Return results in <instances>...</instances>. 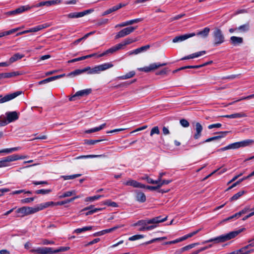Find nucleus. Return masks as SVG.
Returning a JSON list of instances; mask_svg holds the SVG:
<instances>
[{"mask_svg": "<svg viewBox=\"0 0 254 254\" xmlns=\"http://www.w3.org/2000/svg\"><path fill=\"white\" fill-rule=\"evenodd\" d=\"M171 182H172V180H162V179L160 181V182H159L158 183V184H157V185H158V186H159V188H160L163 185H168L169 183H170Z\"/></svg>", "mask_w": 254, "mask_h": 254, "instance_id": "52", "label": "nucleus"}, {"mask_svg": "<svg viewBox=\"0 0 254 254\" xmlns=\"http://www.w3.org/2000/svg\"><path fill=\"white\" fill-rule=\"evenodd\" d=\"M154 134H160V130L159 127L157 126L154 127L151 129L150 135L152 136Z\"/></svg>", "mask_w": 254, "mask_h": 254, "instance_id": "51", "label": "nucleus"}, {"mask_svg": "<svg viewBox=\"0 0 254 254\" xmlns=\"http://www.w3.org/2000/svg\"><path fill=\"white\" fill-rule=\"evenodd\" d=\"M122 49V45H120L119 44L111 47V48L108 49L105 52L103 53L102 54L99 55V57H101L103 56H105L107 54H113L114 52L117 51L118 50H119Z\"/></svg>", "mask_w": 254, "mask_h": 254, "instance_id": "20", "label": "nucleus"}, {"mask_svg": "<svg viewBox=\"0 0 254 254\" xmlns=\"http://www.w3.org/2000/svg\"><path fill=\"white\" fill-rule=\"evenodd\" d=\"M105 126L106 124H103L98 127H96L93 128L86 130L85 132L86 133H91L94 132L98 131L102 129L105 127Z\"/></svg>", "mask_w": 254, "mask_h": 254, "instance_id": "35", "label": "nucleus"}, {"mask_svg": "<svg viewBox=\"0 0 254 254\" xmlns=\"http://www.w3.org/2000/svg\"><path fill=\"white\" fill-rule=\"evenodd\" d=\"M214 46L216 47L220 45L225 42V37L222 31L219 28H216L213 31V34Z\"/></svg>", "mask_w": 254, "mask_h": 254, "instance_id": "5", "label": "nucleus"}, {"mask_svg": "<svg viewBox=\"0 0 254 254\" xmlns=\"http://www.w3.org/2000/svg\"><path fill=\"white\" fill-rule=\"evenodd\" d=\"M24 57V55L20 54L19 53H16L13 55L10 59H9V62L10 63V64L16 62V61L20 60Z\"/></svg>", "mask_w": 254, "mask_h": 254, "instance_id": "32", "label": "nucleus"}, {"mask_svg": "<svg viewBox=\"0 0 254 254\" xmlns=\"http://www.w3.org/2000/svg\"><path fill=\"white\" fill-rule=\"evenodd\" d=\"M242 230H239L237 231H234L230 232L227 234H223L215 237L214 238L211 239L207 241V242H214L216 243H224L230 240H231L236 236H237Z\"/></svg>", "mask_w": 254, "mask_h": 254, "instance_id": "3", "label": "nucleus"}, {"mask_svg": "<svg viewBox=\"0 0 254 254\" xmlns=\"http://www.w3.org/2000/svg\"><path fill=\"white\" fill-rule=\"evenodd\" d=\"M104 204L106 205L109 206H112L113 207H117L118 206V204L114 201H112L110 199L106 200L104 202Z\"/></svg>", "mask_w": 254, "mask_h": 254, "instance_id": "45", "label": "nucleus"}, {"mask_svg": "<svg viewBox=\"0 0 254 254\" xmlns=\"http://www.w3.org/2000/svg\"><path fill=\"white\" fill-rule=\"evenodd\" d=\"M51 81H52L51 77L47 78L46 79H44L43 80L40 81L38 82V84L39 85H41V84H46V83H48L49 82H51Z\"/></svg>", "mask_w": 254, "mask_h": 254, "instance_id": "63", "label": "nucleus"}, {"mask_svg": "<svg viewBox=\"0 0 254 254\" xmlns=\"http://www.w3.org/2000/svg\"><path fill=\"white\" fill-rule=\"evenodd\" d=\"M93 227L91 226H85L81 228H77L74 230V233L76 234H80L82 232H84L87 231H90L92 230Z\"/></svg>", "mask_w": 254, "mask_h": 254, "instance_id": "34", "label": "nucleus"}, {"mask_svg": "<svg viewBox=\"0 0 254 254\" xmlns=\"http://www.w3.org/2000/svg\"><path fill=\"white\" fill-rule=\"evenodd\" d=\"M124 184L126 186H132L136 188H145V185L133 180H129L127 181Z\"/></svg>", "mask_w": 254, "mask_h": 254, "instance_id": "19", "label": "nucleus"}, {"mask_svg": "<svg viewBox=\"0 0 254 254\" xmlns=\"http://www.w3.org/2000/svg\"><path fill=\"white\" fill-rule=\"evenodd\" d=\"M249 247L247 245L239 250L231 252L232 254H249L248 249Z\"/></svg>", "mask_w": 254, "mask_h": 254, "instance_id": "31", "label": "nucleus"}, {"mask_svg": "<svg viewBox=\"0 0 254 254\" xmlns=\"http://www.w3.org/2000/svg\"><path fill=\"white\" fill-rule=\"evenodd\" d=\"M228 132H229L228 131H221V132H219L218 133L219 134V135L215 136H213V137H212L208 138L207 139H206L205 140H204V141H202L201 142H200L199 143V144H201L202 143H205V142H210L211 141H213V140H217V139H220V138L225 136L227 134V133Z\"/></svg>", "mask_w": 254, "mask_h": 254, "instance_id": "17", "label": "nucleus"}, {"mask_svg": "<svg viewBox=\"0 0 254 254\" xmlns=\"http://www.w3.org/2000/svg\"><path fill=\"white\" fill-rule=\"evenodd\" d=\"M50 26V25L48 23H44L43 24L37 25L34 27L30 29L29 30L30 32H36L43 29L49 27Z\"/></svg>", "mask_w": 254, "mask_h": 254, "instance_id": "28", "label": "nucleus"}, {"mask_svg": "<svg viewBox=\"0 0 254 254\" xmlns=\"http://www.w3.org/2000/svg\"><path fill=\"white\" fill-rule=\"evenodd\" d=\"M70 248L69 247H61L59 249L54 250V254L59 252H65L69 250Z\"/></svg>", "mask_w": 254, "mask_h": 254, "instance_id": "50", "label": "nucleus"}, {"mask_svg": "<svg viewBox=\"0 0 254 254\" xmlns=\"http://www.w3.org/2000/svg\"><path fill=\"white\" fill-rule=\"evenodd\" d=\"M210 28L209 27H205L202 30H201L195 34L196 36H199L202 38H206L209 33Z\"/></svg>", "mask_w": 254, "mask_h": 254, "instance_id": "27", "label": "nucleus"}, {"mask_svg": "<svg viewBox=\"0 0 254 254\" xmlns=\"http://www.w3.org/2000/svg\"><path fill=\"white\" fill-rule=\"evenodd\" d=\"M94 10L93 9H89L82 12L70 13L67 15H65V16L68 18H76L83 17L85 15L91 13Z\"/></svg>", "mask_w": 254, "mask_h": 254, "instance_id": "9", "label": "nucleus"}, {"mask_svg": "<svg viewBox=\"0 0 254 254\" xmlns=\"http://www.w3.org/2000/svg\"><path fill=\"white\" fill-rule=\"evenodd\" d=\"M167 216L162 218L161 216L154 217L150 219L141 220L133 224V226H139L140 231L151 230L157 227L156 224L163 222L167 220Z\"/></svg>", "mask_w": 254, "mask_h": 254, "instance_id": "2", "label": "nucleus"}, {"mask_svg": "<svg viewBox=\"0 0 254 254\" xmlns=\"http://www.w3.org/2000/svg\"><path fill=\"white\" fill-rule=\"evenodd\" d=\"M146 181L148 183L151 184H157L158 183V181L157 180L154 181L148 176H146Z\"/></svg>", "mask_w": 254, "mask_h": 254, "instance_id": "62", "label": "nucleus"}, {"mask_svg": "<svg viewBox=\"0 0 254 254\" xmlns=\"http://www.w3.org/2000/svg\"><path fill=\"white\" fill-rule=\"evenodd\" d=\"M230 41L233 45L237 46L243 43V38L240 37L232 36L230 37Z\"/></svg>", "mask_w": 254, "mask_h": 254, "instance_id": "25", "label": "nucleus"}, {"mask_svg": "<svg viewBox=\"0 0 254 254\" xmlns=\"http://www.w3.org/2000/svg\"><path fill=\"white\" fill-rule=\"evenodd\" d=\"M197 245V243L191 244L190 245H189L188 246H186L185 247L182 248V251H184L185 252L188 251V250L194 248Z\"/></svg>", "mask_w": 254, "mask_h": 254, "instance_id": "53", "label": "nucleus"}, {"mask_svg": "<svg viewBox=\"0 0 254 254\" xmlns=\"http://www.w3.org/2000/svg\"><path fill=\"white\" fill-rule=\"evenodd\" d=\"M19 147H13L10 148L3 149L0 150V153H10L12 152L17 151Z\"/></svg>", "mask_w": 254, "mask_h": 254, "instance_id": "43", "label": "nucleus"}, {"mask_svg": "<svg viewBox=\"0 0 254 254\" xmlns=\"http://www.w3.org/2000/svg\"><path fill=\"white\" fill-rule=\"evenodd\" d=\"M245 193H246V191L244 190L240 191L238 192H237V193L235 194L233 196H232L230 198V200L231 201L236 200L238 199H239L240 197H241L242 195H243Z\"/></svg>", "mask_w": 254, "mask_h": 254, "instance_id": "40", "label": "nucleus"}, {"mask_svg": "<svg viewBox=\"0 0 254 254\" xmlns=\"http://www.w3.org/2000/svg\"><path fill=\"white\" fill-rule=\"evenodd\" d=\"M35 198V197L26 198L25 199H21V202L22 203H29L33 201L34 200Z\"/></svg>", "mask_w": 254, "mask_h": 254, "instance_id": "58", "label": "nucleus"}, {"mask_svg": "<svg viewBox=\"0 0 254 254\" xmlns=\"http://www.w3.org/2000/svg\"><path fill=\"white\" fill-rule=\"evenodd\" d=\"M144 237L142 235H135L129 238L128 240L131 241H135L140 239H142Z\"/></svg>", "mask_w": 254, "mask_h": 254, "instance_id": "55", "label": "nucleus"}, {"mask_svg": "<svg viewBox=\"0 0 254 254\" xmlns=\"http://www.w3.org/2000/svg\"><path fill=\"white\" fill-rule=\"evenodd\" d=\"M250 29L249 24L246 23L245 24L240 26L238 27V30L241 32H246Z\"/></svg>", "mask_w": 254, "mask_h": 254, "instance_id": "41", "label": "nucleus"}, {"mask_svg": "<svg viewBox=\"0 0 254 254\" xmlns=\"http://www.w3.org/2000/svg\"><path fill=\"white\" fill-rule=\"evenodd\" d=\"M105 157L106 156L104 154L102 155H82L76 157V159H83V158H96V157Z\"/></svg>", "mask_w": 254, "mask_h": 254, "instance_id": "37", "label": "nucleus"}, {"mask_svg": "<svg viewBox=\"0 0 254 254\" xmlns=\"http://www.w3.org/2000/svg\"><path fill=\"white\" fill-rule=\"evenodd\" d=\"M180 124L184 127H187L190 126L189 122L186 119H181L180 121Z\"/></svg>", "mask_w": 254, "mask_h": 254, "instance_id": "57", "label": "nucleus"}, {"mask_svg": "<svg viewBox=\"0 0 254 254\" xmlns=\"http://www.w3.org/2000/svg\"><path fill=\"white\" fill-rule=\"evenodd\" d=\"M205 53H206L205 51H200V52H196L195 53H193V54H192V55L193 56V58H197L199 56H201L205 54Z\"/></svg>", "mask_w": 254, "mask_h": 254, "instance_id": "61", "label": "nucleus"}, {"mask_svg": "<svg viewBox=\"0 0 254 254\" xmlns=\"http://www.w3.org/2000/svg\"><path fill=\"white\" fill-rule=\"evenodd\" d=\"M254 140L252 139H247L240 142H236L228 145L229 149H237L241 147H245L253 143Z\"/></svg>", "mask_w": 254, "mask_h": 254, "instance_id": "7", "label": "nucleus"}, {"mask_svg": "<svg viewBox=\"0 0 254 254\" xmlns=\"http://www.w3.org/2000/svg\"><path fill=\"white\" fill-rule=\"evenodd\" d=\"M167 63H153L149 64V66H145L142 68H139V70L144 71L145 72H148L154 70L161 66H165L167 65Z\"/></svg>", "mask_w": 254, "mask_h": 254, "instance_id": "11", "label": "nucleus"}, {"mask_svg": "<svg viewBox=\"0 0 254 254\" xmlns=\"http://www.w3.org/2000/svg\"><path fill=\"white\" fill-rule=\"evenodd\" d=\"M22 93V91H17L12 93L7 94L5 95L4 97H2V95H0V104L4 103L5 102L9 101L14 99L18 96L21 95Z\"/></svg>", "mask_w": 254, "mask_h": 254, "instance_id": "8", "label": "nucleus"}, {"mask_svg": "<svg viewBox=\"0 0 254 254\" xmlns=\"http://www.w3.org/2000/svg\"><path fill=\"white\" fill-rule=\"evenodd\" d=\"M92 91L91 89H86L78 91L75 93L74 95L72 96L69 98L70 101L75 100V98L77 97H83L89 95Z\"/></svg>", "mask_w": 254, "mask_h": 254, "instance_id": "12", "label": "nucleus"}, {"mask_svg": "<svg viewBox=\"0 0 254 254\" xmlns=\"http://www.w3.org/2000/svg\"><path fill=\"white\" fill-rule=\"evenodd\" d=\"M31 252L40 254H54V250L52 248L42 247L38 248L35 250H32Z\"/></svg>", "mask_w": 254, "mask_h": 254, "instance_id": "13", "label": "nucleus"}, {"mask_svg": "<svg viewBox=\"0 0 254 254\" xmlns=\"http://www.w3.org/2000/svg\"><path fill=\"white\" fill-rule=\"evenodd\" d=\"M8 124L6 118L3 116H0V127L5 126Z\"/></svg>", "mask_w": 254, "mask_h": 254, "instance_id": "48", "label": "nucleus"}, {"mask_svg": "<svg viewBox=\"0 0 254 254\" xmlns=\"http://www.w3.org/2000/svg\"><path fill=\"white\" fill-rule=\"evenodd\" d=\"M21 27H17V28L12 29L8 31L0 32L1 37L12 34L14 33H15V32L18 31V30H19L20 29H21Z\"/></svg>", "mask_w": 254, "mask_h": 254, "instance_id": "33", "label": "nucleus"}, {"mask_svg": "<svg viewBox=\"0 0 254 254\" xmlns=\"http://www.w3.org/2000/svg\"><path fill=\"white\" fill-rule=\"evenodd\" d=\"M102 195H97L93 196L87 197L85 198V201H94L103 197Z\"/></svg>", "mask_w": 254, "mask_h": 254, "instance_id": "46", "label": "nucleus"}, {"mask_svg": "<svg viewBox=\"0 0 254 254\" xmlns=\"http://www.w3.org/2000/svg\"><path fill=\"white\" fill-rule=\"evenodd\" d=\"M82 175L81 174H74L72 175L68 176H62L61 178H63L64 180H67L69 179H74L76 178L80 177Z\"/></svg>", "mask_w": 254, "mask_h": 254, "instance_id": "42", "label": "nucleus"}, {"mask_svg": "<svg viewBox=\"0 0 254 254\" xmlns=\"http://www.w3.org/2000/svg\"><path fill=\"white\" fill-rule=\"evenodd\" d=\"M103 140L102 139H97V140H92V139H86L84 140L85 143L88 145H93L96 143L100 142Z\"/></svg>", "mask_w": 254, "mask_h": 254, "instance_id": "47", "label": "nucleus"}, {"mask_svg": "<svg viewBox=\"0 0 254 254\" xmlns=\"http://www.w3.org/2000/svg\"><path fill=\"white\" fill-rule=\"evenodd\" d=\"M25 158V156H19L18 154H12L4 157L0 160V168L8 167L10 165V162Z\"/></svg>", "mask_w": 254, "mask_h": 254, "instance_id": "4", "label": "nucleus"}, {"mask_svg": "<svg viewBox=\"0 0 254 254\" xmlns=\"http://www.w3.org/2000/svg\"><path fill=\"white\" fill-rule=\"evenodd\" d=\"M15 213H16V217H23L28 215L27 206H23L18 208L15 210Z\"/></svg>", "mask_w": 254, "mask_h": 254, "instance_id": "22", "label": "nucleus"}, {"mask_svg": "<svg viewBox=\"0 0 254 254\" xmlns=\"http://www.w3.org/2000/svg\"><path fill=\"white\" fill-rule=\"evenodd\" d=\"M114 65L111 63H106L102 64L96 65L93 68L87 66L83 69H77L69 73L67 76H75L87 71L88 74H98L100 72L106 70L113 67Z\"/></svg>", "mask_w": 254, "mask_h": 254, "instance_id": "1", "label": "nucleus"}, {"mask_svg": "<svg viewBox=\"0 0 254 254\" xmlns=\"http://www.w3.org/2000/svg\"><path fill=\"white\" fill-rule=\"evenodd\" d=\"M185 15V13H182V14H180L177 15H176V16H175L174 17H173L171 18L170 19V21L172 22V21H173L174 20H176L182 18L183 17H184Z\"/></svg>", "mask_w": 254, "mask_h": 254, "instance_id": "59", "label": "nucleus"}, {"mask_svg": "<svg viewBox=\"0 0 254 254\" xmlns=\"http://www.w3.org/2000/svg\"><path fill=\"white\" fill-rule=\"evenodd\" d=\"M51 192V190H44V189H41V190H38L35 191V193L38 194H48L50 192Z\"/></svg>", "mask_w": 254, "mask_h": 254, "instance_id": "49", "label": "nucleus"}, {"mask_svg": "<svg viewBox=\"0 0 254 254\" xmlns=\"http://www.w3.org/2000/svg\"><path fill=\"white\" fill-rule=\"evenodd\" d=\"M119 227H120L119 226H115V227H114L110 228V229H105V230H103L100 232H96V233H94L93 235V236L103 235L106 233L112 232L113 231L117 229Z\"/></svg>", "mask_w": 254, "mask_h": 254, "instance_id": "26", "label": "nucleus"}, {"mask_svg": "<svg viewBox=\"0 0 254 254\" xmlns=\"http://www.w3.org/2000/svg\"><path fill=\"white\" fill-rule=\"evenodd\" d=\"M5 115L8 124L16 121L19 118L18 114L16 111L7 112Z\"/></svg>", "mask_w": 254, "mask_h": 254, "instance_id": "14", "label": "nucleus"}, {"mask_svg": "<svg viewBox=\"0 0 254 254\" xmlns=\"http://www.w3.org/2000/svg\"><path fill=\"white\" fill-rule=\"evenodd\" d=\"M223 117L227 118H230V119H235V118H244V117H248V115L244 113V112H240V113H237L231 115H227L223 116Z\"/></svg>", "mask_w": 254, "mask_h": 254, "instance_id": "23", "label": "nucleus"}, {"mask_svg": "<svg viewBox=\"0 0 254 254\" xmlns=\"http://www.w3.org/2000/svg\"><path fill=\"white\" fill-rule=\"evenodd\" d=\"M195 132L193 135L195 139H198L201 136V132L203 129L202 126L199 123H196L195 124Z\"/></svg>", "mask_w": 254, "mask_h": 254, "instance_id": "18", "label": "nucleus"}, {"mask_svg": "<svg viewBox=\"0 0 254 254\" xmlns=\"http://www.w3.org/2000/svg\"><path fill=\"white\" fill-rule=\"evenodd\" d=\"M75 194V191L72 190V191H67L64 193H63L62 195L59 196V198H64L66 197H69L71 196L73 194Z\"/></svg>", "mask_w": 254, "mask_h": 254, "instance_id": "44", "label": "nucleus"}, {"mask_svg": "<svg viewBox=\"0 0 254 254\" xmlns=\"http://www.w3.org/2000/svg\"><path fill=\"white\" fill-rule=\"evenodd\" d=\"M49 206V204L48 203L46 202L39 204L34 207L27 206L28 214L30 215L34 214L35 213L38 212L39 211L42 210L46 208H47Z\"/></svg>", "mask_w": 254, "mask_h": 254, "instance_id": "6", "label": "nucleus"}, {"mask_svg": "<svg viewBox=\"0 0 254 254\" xmlns=\"http://www.w3.org/2000/svg\"><path fill=\"white\" fill-rule=\"evenodd\" d=\"M136 41H137V39H133L132 38H127L119 44L122 45V48L123 46L131 44L133 42H136Z\"/></svg>", "mask_w": 254, "mask_h": 254, "instance_id": "39", "label": "nucleus"}, {"mask_svg": "<svg viewBox=\"0 0 254 254\" xmlns=\"http://www.w3.org/2000/svg\"><path fill=\"white\" fill-rule=\"evenodd\" d=\"M136 193V200L139 202H144L146 201V196L145 194L138 190L135 191Z\"/></svg>", "mask_w": 254, "mask_h": 254, "instance_id": "24", "label": "nucleus"}, {"mask_svg": "<svg viewBox=\"0 0 254 254\" xmlns=\"http://www.w3.org/2000/svg\"><path fill=\"white\" fill-rule=\"evenodd\" d=\"M103 209L102 208H95L94 205H91L89 206L85 207L83 208L81 211H87L85 213V215H89L93 214L94 213L97 212L99 211H101Z\"/></svg>", "mask_w": 254, "mask_h": 254, "instance_id": "16", "label": "nucleus"}, {"mask_svg": "<svg viewBox=\"0 0 254 254\" xmlns=\"http://www.w3.org/2000/svg\"><path fill=\"white\" fill-rule=\"evenodd\" d=\"M30 9H31V7H30V6L28 5H22V6H20V7L15 9V12L16 15H17V14H21L22 12H24L26 11H28V10H30Z\"/></svg>", "mask_w": 254, "mask_h": 254, "instance_id": "29", "label": "nucleus"}, {"mask_svg": "<svg viewBox=\"0 0 254 254\" xmlns=\"http://www.w3.org/2000/svg\"><path fill=\"white\" fill-rule=\"evenodd\" d=\"M23 74V72L20 71H12L0 73V79L9 78L17 76Z\"/></svg>", "mask_w": 254, "mask_h": 254, "instance_id": "15", "label": "nucleus"}, {"mask_svg": "<svg viewBox=\"0 0 254 254\" xmlns=\"http://www.w3.org/2000/svg\"><path fill=\"white\" fill-rule=\"evenodd\" d=\"M143 20V18H136V19H132V20L127 21L126 22H122L120 24H119L117 25H116V27H125L126 26L129 25H132L135 23L141 22Z\"/></svg>", "mask_w": 254, "mask_h": 254, "instance_id": "21", "label": "nucleus"}, {"mask_svg": "<svg viewBox=\"0 0 254 254\" xmlns=\"http://www.w3.org/2000/svg\"><path fill=\"white\" fill-rule=\"evenodd\" d=\"M184 40H183V37L181 35L179 36H176L173 39V43H177V42H182Z\"/></svg>", "mask_w": 254, "mask_h": 254, "instance_id": "64", "label": "nucleus"}, {"mask_svg": "<svg viewBox=\"0 0 254 254\" xmlns=\"http://www.w3.org/2000/svg\"><path fill=\"white\" fill-rule=\"evenodd\" d=\"M116 7H115V6H113L112 7L107 9V10L105 11L104 13L102 14L103 16H105L106 15L109 14L113 12H114L116 11Z\"/></svg>", "mask_w": 254, "mask_h": 254, "instance_id": "54", "label": "nucleus"}, {"mask_svg": "<svg viewBox=\"0 0 254 254\" xmlns=\"http://www.w3.org/2000/svg\"><path fill=\"white\" fill-rule=\"evenodd\" d=\"M135 74V73L134 71H131L127 73L126 75L118 77V78L122 80L128 79L133 77Z\"/></svg>", "mask_w": 254, "mask_h": 254, "instance_id": "38", "label": "nucleus"}, {"mask_svg": "<svg viewBox=\"0 0 254 254\" xmlns=\"http://www.w3.org/2000/svg\"><path fill=\"white\" fill-rule=\"evenodd\" d=\"M183 37V40L184 41L189 38L192 37L194 36H195V33H189V34H186L184 35H181Z\"/></svg>", "mask_w": 254, "mask_h": 254, "instance_id": "60", "label": "nucleus"}, {"mask_svg": "<svg viewBox=\"0 0 254 254\" xmlns=\"http://www.w3.org/2000/svg\"><path fill=\"white\" fill-rule=\"evenodd\" d=\"M136 29V27H128L125 28L121 31H120L116 35L115 39H119L120 38L124 37L125 36L129 35L131 33L133 32Z\"/></svg>", "mask_w": 254, "mask_h": 254, "instance_id": "10", "label": "nucleus"}, {"mask_svg": "<svg viewBox=\"0 0 254 254\" xmlns=\"http://www.w3.org/2000/svg\"><path fill=\"white\" fill-rule=\"evenodd\" d=\"M46 203H48L49 204V206L51 205H62L65 204L64 201H58L57 202H54L53 201H48Z\"/></svg>", "mask_w": 254, "mask_h": 254, "instance_id": "56", "label": "nucleus"}, {"mask_svg": "<svg viewBox=\"0 0 254 254\" xmlns=\"http://www.w3.org/2000/svg\"><path fill=\"white\" fill-rule=\"evenodd\" d=\"M150 47V46L149 45H146L145 46H142V47H141L139 48L136 49L134 50H133V51H132L131 53H130V54H135V55L138 54L141 52H142L147 50L148 49H149Z\"/></svg>", "mask_w": 254, "mask_h": 254, "instance_id": "30", "label": "nucleus"}, {"mask_svg": "<svg viewBox=\"0 0 254 254\" xmlns=\"http://www.w3.org/2000/svg\"><path fill=\"white\" fill-rule=\"evenodd\" d=\"M61 2L59 0H52L43 1V6H50L52 5L59 4Z\"/></svg>", "mask_w": 254, "mask_h": 254, "instance_id": "36", "label": "nucleus"}]
</instances>
